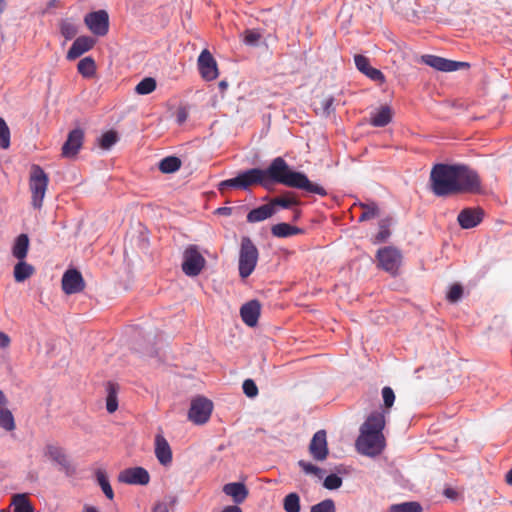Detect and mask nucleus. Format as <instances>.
Listing matches in <instances>:
<instances>
[{"label": "nucleus", "instance_id": "1", "mask_svg": "<svg viewBox=\"0 0 512 512\" xmlns=\"http://www.w3.org/2000/svg\"><path fill=\"white\" fill-rule=\"evenodd\" d=\"M429 182L432 193L437 197L482 192V182L477 171L460 163L433 165Z\"/></svg>", "mask_w": 512, "mask_h": 512}, {"label": "nucleus", "instance_id": "2", "mask_svg": "<svg viewBox=\"0 0 512 512\" xmlns=\"http://www.w3.org/2000/svg\"><path fill=\"white\" fill-rule=\"evenodd\" d=\"M262 171L264 172L266 190H270L274 184H281L322 197L328 194L322 186L311 182L305 173L293 170L282 157L274 158Z\"/></svg>", "mask_w": 512, "mask_h": 512}, {"label": "nucleus", "instance_id": "3", "mask_svg": "<svg viewBox=\"0 0 512 512\" xmlns=\"http://www.w3.org/2000/svg\"><path fill=\"white\" fill-rule=\"evenodd\" d=\"M258 256V249L252 240L248 236L242 237L238 264L241 278L245 279L253 273L258 262Z\"/></svg>", "mask_w": 512, "mask_h": 512}, {"label": "nucleus", "instance_id": "4", "mask_svg": "<svg viewBox=\"0 0 512 512\" xmlns=\"http://www.w3.org/2000/svg\"><path fill=\"white\" fill-rule=\"evenodd\" d=\"M49 178L45 171L39 165H33L30 172V190L32 193V206L36 209L41 208L43 198L47 190Z\"/></svg>", "mask_w": 512, "mask_h": 512}, {"label": "nucleus", "instance_id": "5", "mask_svg": "<svg viewBox=\"0 0 512 512\" xmlns=\"http://www.w3.org/2000/svg\"><path fill=\"white\" fill-rule=\"evenodd\" d=\"M44 456L55 464L59 471L63 472L67 477H72L76 473V467L72 463L65 449L58 444H46L44 448Z\"/></svg>", "mask_w": 512, "mask_h": 512}, {"label": "nucleus", "instance_id": "6", "mask_svg": "<svg viewBox=\"0 0 512 512\" xmlns=\"http://www.w3.org/2000/svg\"><path fill=\"white\" fill-rule=\"evenodd\" d=\"M384 447L385 438L383 435L360 430V435L356 440V448L360 454L374 457L381 454Z\"/></svg>", "mask_w": 512, "mask_h": 512}, {"label": "nucleus", "instance_id": "7", "mask_svg": "<svg viewBox=\"0 0 512 512\" xmlns=\"http://www.w3.org/2000/svg\"><path fill=\"white\" fill-rule=\"evenodd\" d=\"M206 260L197 245H189L183 252L182 271L189 277L198 276L205 267Z\"/></svg>", "mask_w": 512, "mask_h": 512}, {"label": "nucleus", "instance_id": "8", "mask_svg": "<svg viewBox=\"0 0 512 512\" xmlns=\"http://www.w3.org/2000/svg\"><path fill=\"white\" fill-rule=\"evenodd\" d=\"M376 259L381 269L396 275L401 265L402 255L395 247L386 246L377 251Z\"/></svg>", "mask_w": 512, "mask_h": 512}, {"label": "nucleus", "instance_id": "9", "mask_svg": "<svg viewBox=\"0 0 512 512\" xmlns=\"http://www.w3.org/2000/svg\"><path fill=\"white\" fill-rule=\"evenodd\" d=\"M213 410V403L205 397H197L191 401L188 418L193 423L201 425L206 423Z\"/></svg>", "mask_w": 512, "mask_h": 512}, {"label": "nucleus", "instance_id": "10", "mask_svg": "<svg viewBox=\"0 0 512 512\" xmlns=\"http://www.w3.org/2000/svg\"><path fill=\"white\" fill-rule=\"evenodd\" d=\"M85 24L96 36H105L109 30V15L105 10L88 13L84 19Z\"/></svg>", "mask_w": 512, "mask_h": 512}, {"label": "nucleus", "instance_id": "11", "mask_svg": "<svg viewBox=\"0 0 512 512\" xmlns=\"http://www.w3.org/2000/svg\"><path fill=\"white\" fill-rule=\"evenodd\" d=\"M197 65L199 73L204 80L212 81L218 77L217 62L207 49L200 53Z\"/></svg>", "mask_w": 512, "mask_h": 512}, {"label": "nucleus", "instance_id": "12", "mask_svg": "<svg viewBox=\"0 0 512 512\" xmlns=\"http://www.w3.org/2000/svg\"><path fill=\"white\" fill-rule=\"evenodd\" d=\"M62 290L67 295L77 294L85 288L82 274L77 269H68L62 276Z\"/></svg>", "mask_w": 512, "mask_h": 512}, {"label": "nucleus", "instance_id": "13", "mask_svg": "<svg viewBox=\"0 0 512 512\" xmlns=\"http://www.w3.org/2000/svg\"><path fill=\"white\" fill-rule=\"evenodd\" d=\"M421 60L424 64L442 72H452L457 71L461 67H468V63L466 62H458L449 60L446 58H442L436 55H423Z\"/></svg>", "mask_w": 512, "mask_h": 512}, {"label": "nucleus", "instance_id": "14", "mask_svg": "<svg viewBox=\"0 0 512 512\" xmlns=\"http://www.w3.org/2000/svg\"><path fill=\"white\" fill-rule=\"evenodd\" d=\"M84 141V131L81 128H75L68 133L67 139L62 146V156L64 158H74L79 153Z\"/></svg>", "mask_w": 512, "mask_h": 512}, {"label": "nucleus", "instance_id": "15", "mask_svg": "<svg viewBox=\"0 0 512 512\" xmlns=\"http://www.w3.org/2000/svg\"><path fill=\"white\" fill-rule=\"evenodd\" d=\"M118 481L129 485H147L150 481L148 471L143 467H132L122 470Z\"/></svg>", "mask_w": 512, "mask_h": 512}, {"label": "nucleus", "instance_id": "16", "mask_svg": "<svg viewBox=\"0 0 512 512\" xmlns=\"http://www.w3.org/2000/svg\"><path fill=\"white\" fill-rule=\"evenodd\" d=\"M309 453L316 461H324L328 456V445L325 430L317 431L309 444Z\"/></svg>", "mask_w": 512, "mask_h": 512}, {"label": "nucleus", "instance_id": "17", "mask_svg": "<svg viewBox=\"0 0 512 512\" xmlns=\"http://www.w3.org/2000/svg\"><path fill=\"white\" fill-rule=\"evenodd\" d=\"M484 217V211L480 207H468L460 211L457 221L461 228L471 229L479 225Z\"/></svg>", "mask_w": 512, "mask_h": 512}, {"label": "nucleus", "instance_id": "18", "mask_svg": "<svg viewBox=\"0 0 512 512\" xmlns=\"http://www.w3.org/2000/svg\"><path fill=\"white\" fill-rule=\"evenodd\" d=\"M387 411L381 410V411H373L369 414V416L366 418L364 423L361 425L360 430L373 432L376 434H379L380 436L383 435V429L385 427V414Z\"/></svg>", "mask_w": 512, "mask_h": 512}, {"label": "nucleus", "instance_id": "19", "mask_svg": "<svg viewBox=\"0 0 512 512\" xmlns=\"http://www.w3.org/2000/svg\"><path fill=\"white\" fill-rule=\"evenodd\" d=\"M261 305L258 300H250L240 308L242 321L249 327H254L258 323Z\"/></svg>", "mask_w": 512, "mask_h": 512}, {"label": "nucleus", "instance_id": "20", "mask_svg": "<svg viewBox=\"0 0 512 512\" xmlns=\"http://www.w3.org/2000/svg\"><path fill=\"white\" fill-rule=\"evenodd\" d=\"M95 44V40L90 36L77 37L72 43L71 47L67 52L68 60H75L85 52L92 49Z\"/></svg>", "mask_w": 512, "mask_h": 512}, {"label": "nucleus", "instance_id": "21", "mask_svg": "<svg viewBox=\"0 0 512 512\" xmlns=\"http://www.w3.org/2000/svg\"><path fill=\"white\" fill-rule=\"evenodd\" d=\"M243 190H248L253 185H260L266 189V182L264 180V172L261 168H250L239 172Z\"/></svg>", "mask_w": 512, "mask_h": 512}, {"label": "nucleus", "instance_id": "22", "mask_svg": "<svg viewBox=\"0 0 512 512\" xmlns=\"http://www.w3.org/2000/svg\"><path fill=\"white\" fill-rule=\"evenodd\" d=\"M155 455L159 463L168 466L172 462V451L169 443L162 435L155 437Z\"/></svg>", "mask_w": 512, "mask_h": 512}, {"label": "nucleus", "instance_id": "23", "mask_svg": "<svg viewBox=\"0 0 512 512\" xmlns=\"http://www.w3.org/2000/svg\"><path fill=\"white\" fill-rule=\"evenodd\" d=\"M269 202L272 205L273 210H275V214L280 208L293 209L295 206L300 205L299 199L291 191H286L280 196L270 199Z\"/></svg>", "mask_w": 512, "mask_h": 512}, {"label": "nucleus", "instance_id": "24", "mask_svg": "<svg viewBox=\"0 0 512 512\" xmlns=\"http://www.w3.org/2000/svg\"><path fill=\"white\" fill-rule=\"evenodd\" d=\"M223 492L231 496L236 504L243 503L248 497L249 491L242 482H231L223 486Z\"/></svg>", "mask_w": 512, "mask_h": 512}, {"label": "nucleus", "instance_id": "25", "mask_svg": "<svg viewBox=\"0 0 512 512\" xmlns=\"http://www.w3.org/2000/svg\"><path fill=\"white\" fill-rule=\"evenodd\" d=\"M274 214L275 210H273L272 205L268 202L250 210L246 216V220L249 223H257L272 217Z\"/></svg>", "mask_w": 512, "mask_h": 512}, {"label": "nucleus", "instance_id": "26", "mask_svg": "<svg viewBox=\"0 0 512 512\" xmlns=\"http://www.w3.org/2000/svg\"><path fill=\"white\" fill-rule=\"evenodd\" d=\"M302 233L303 229L285 222L277 223L271 227V234L277 238H289Z\"/></svg>", "mask_w": 512, "mask_h": 512}, {"label": "nucleus", "instance_id": "27", "mask_svg": "<svg viewBox=\"0 0 512 512\" xmlns=\"http://www.w3.org/2000/svg\"><path fill=\"white\" fill-rule=\"evenodd\" d=\"M392 120L391 108L387 105L381 106L380 109L371 115L370 123L374 127H385Z\"/></svg>", "mask_w": 512, "mask_h": 512}, {"label": "nucleus", "instance_id": "28", "mask_svg": "<svg viewBox=\"0 0 512 512\" xmlns=\"http://www.w3.org/2000/svg\"><path fill=\"white\" fill-rule=\"evenodd\" d=\"M29 249V237L27 234H20L16 237L13 247L12 255L18 260H24L27 256Z\"/></svg>", "mask_w": 512, "mask_h": 512}, {"label": "nucleus", "instance_id": "29", "mask_svg": "<svg viewBox=\"0 0 512 512\" xmlns=\"http://www.w3.org/2000/svg\"><path fill=\"white\" fill-rule=\"evenodd\" d=\"M119 385L109 381L106 385V409L109 413H114L118 409Z\"/></svg>", "mask_w": 512, "mask_h": 512}, {"label": "nucleus", "instance_id": "30", "mask_svg": "<svg viewBox=\"0 0 512 512\" xmlns=\"http://www.w3.org/2000/svg\"><path fill=\"white\" fill-rule=\"evenodd\" d=\"M11 505L13 506V512H34L28 495L25 493L13 495Z\"/></svg>", "mask_w": 512, "mask_h": 512}, {"label": "nucleus", "instance_id": "31", "mask_svg": "<svg viewBox=\"0 0 512 512\" xmlns=\"http://www.w3.org/2000/svg\"><path fill=\"white\" fill-rule=\"evenodd\" d=\"M34 267L25 262L24 260H19V262L14 266V278L16 282H23L29 277H31L34 273Z\"/></svg>", "mask_w": 512, "mask_h": 512}, {"label": "nucleus", "instance_id": "32", "mask_svg": "<svg viewBox=\"0 0 512 512\" xmlns=\"http://www.w3.org/2000/svg\"><path fill=\"white\" fill-rule=\"evenodd\" d=\"M392 218L386 217L379 221V232L372 238L374 244H381L388 240L391 235L390 226Z\"/></svg>", "mask_w": 512, "mask_h": 512}, {"label": "nucleus", "instance_id": "33", "mask_svg": "<svg viewBox=\"0 0 512 512\" xmlns=\"http://www.w3.org/2000/svg\"><path fill=\"white\" fill-rule=\"evenodd\" d=\"M95 477H96V481H97L98 485L100 486L104 495L109 500H113L114 499V491L111 487V484L109 482L106 472L102 469H97L95 471Z\"/></svg>", "mask_w": 512, "mask_h": 512}, {"label": "nucleus", "instance_id": "34", "mask_svg": "<svg viewBox=\"0 0 512 512\" xmlns=\"http://www.w3.org/2000/svg\"><path fill=\"white\" fill-rule=\"evenodd\" d=\"M181 160L176 156H167L159 162V170L162 173L170 174L178 171L181 167Z\"/></svg>", "mask_w": 512, "mask_h": 512}, {"label": "nucleus", "instance_id": "35", "mask_svg": "<svg viewBox=\"0 0 512 512\" xmlns=\"http://www.w3.org/2000/svg\"><path fill=\"white\" fill-rule=\"evenodd\" d=\"M77 69L84 78H92L96 73V63L92 57L88 56L79 61Z\"/></svg>", "mask_w": 512, "mask_h": 512}, {"label": "nucleus", "instance_id": "36", "mask_svg": "<svg viewBox=\"0 0 512 512\" xmlns=\"http://www.w3.org/2000/svg\"><path fill=\"white\" fill-rule=\"evenodd\" d=\"M359 206L363 210L359 216V222L371 220L379 215V207L374 201L368 203L360 202Z\"/></svg>", "mask_w": 512, "mask_h": 512}, {"label": "nucleus", "instance_id": "37", "mask_svg": "<svg viewBox=\"0 0 512 512\" xmlns=\"http://www.w3.org/2000/svg\"><path fill=\"white\" fill-rule=\"evenodd\" d=\"M422 510V506L416 501L393 504L389 508V512H422Z\"/></svg>", "mask_w": 512, "mask_h": 512}, {"label": "nucleus", "instance_id": "38", "mask_svg": "<svg viewBox=\"0 0 512 512\" xmlns=\"http://www.w3.org/2000/svg\"><path fill=\"white\" fill-rule=\"evenodd\" d=\"M283 508L285 512H300V497L292 492L284 497Z\"/></svg>", "mask_w": 512, "mask_h": 512}, {"label": "nucleus", "instance_id": "39", "mask_svg": "<svg viewBox=\"0 0 512 512\" xmlns=\"http://www.w3.org/2000/svg\"><path fill=\"white\" fill-rule=\"evenodd\" d=\"M156 80L152 77L142 79L135 87V92L139 95H148L156 89Z\"/></svg>", "mask_w": 512, "mask_h": 512}, {"label": "nucleus", "instance_id": "40", "mask_svg": "<svg viewBox=\"0 0 512 512\" xmlns=\"http://www.w3.org/2000/svg\"><path fill=\"white\" fill-rule=\"evenodd\" d=\"M0 427L6 431H13L16 427L14 416L7 408H0Z\"/></svg>", "mask_w": 512, "mask_h": 512}, {"label": "nucleus", "instance_id": "41", "mask_svg": "<svg viewBox=\"0 0 512 512\" xmlns=\"http://www.w3.org/2000/svg\"><path fill=\"white\" fill-rule=\"evenodd\" d=\"M230 188L243 190L242 179L239 173L234 178L223 180L217 185V189L221 194H224Z\"/></svg>", "mask_w": 512, "mask_h": 512}, {"label": "nucleus", "instance_id": "42", "mask_svg": "<svg viewBox=\"0 0 512 512\" xmlns=\"http://www.w3.org/2000/svg\"><path fill=\"white\" fill-rule=\"evenodd\" d=\"M119 140L118 134L114 130L105 132L99 139V145L104 150H109Z\"/></svg>", "mask_w": 512, "mask_h": 512}, {"label": "nucleus", "instance_id": "43", "mask_svg": "<svg viewBox=\"0 0 512 512\" xmlns=\"http://www.w3.org/2000/svg\"><path fill=\"white\" fill-rule=\"evenodd\" d=\"M10 136V129L4 118L0 116V147L2 149H8L10 147Z\"/></svg>", "mask_w": 512, "mask_h": 512}, {"label": "nucleus", "instance_id": "44", "mask_svg": "<svg viewBox=\"0 0 512 512\" xmlns=\"http://www.w3.org/2000/svg\"><path fill=\"white\" fill-rule=\"evenodd\" d=\"M310 512H336L335 503L332 499H325L313 505Z\"/></svg>", "mask_w": 512, "mask_h": 512}, {"label": "nucleus", "instance_id": "45", "mask_svg": "<svg viewBox=\"0 0 512 512\" xmlns=\"http://www.w3.org/2000/svg\"><path fill=\"white\" fill-rule=\"evenodd\" d=\"M342 478L337 474H330L324 479L323 486L328 490H335L342 486Z\"/></svg>", "mask_w": 512, "mask_h": 512}, {"label": "nucleus", "instance_id": "46", "mask_svg": "<svg viewBox=\"0 0 512 512\" xmlns=\"http://www.w3.org/2000/svg\"><path fill=\"white\" fill-rule=\"evenodd\" d=\"M262 35L257 30H246L244 33V43L249 46H257Z\"/></svg>", "mask_w": 512, "mask_h": 512}, {"label": "nucleus", "instance_id": "47", "mask_svg": "<svg viewBox=\"0 0 512 512\" xmlns=\"http://www.w3.org/2000/svg\"><path fill=\"white\" fill-rule=\"evenodd\" d=\"M78 29L75 24L64 21L61 24V34L65 39L70 40L76 36Z\"/></svg>", "mask_w": 512, "mask_h": 512}, {"label": "nucleus", "instance_id": "48", "mask_svg": "<svg viewBox=\"0 0 512 512\" xmlns=\"http://www.w3.org/2000/svg\"><path fill=\"white\" fill-rule=\"evenodd\" d=\"M382 398L385 409L391 408L395 401V394L393 389L389 386H385L382 389Z\"/></svg>", "mask_w": 512, "mask_h": 512}, {"label": "nucleus", "instance_id": "49", "mask_svg": "<svg viewBox=\"0 0 512 512\" xmlns=\"http://www.w3.org/2000/svg\"><path fill=\"white\" fill-rule=\"evenodd\" d=\"M244 394L249 398H254L258 395V387L252 379H246L242 385Z\"/></svg>", "mask_w": 512, "mask_h": 512}, {"label": "nucleus", "instance_id": "50", "mask_svg": "<svg viewBox=\"0 0 512 512\" xmlns=\"http://www.w3.org/2000/svg\"><path fill=\"white\" fill-rule=\"evenodd\" d=\"M463 295V287L460 284H454L450 287L447 294V299L454 303L461 299Z\"/></svg>", "mask_w": 512, "mask_h": 512}, {"label": "nucleus", "instance_id": "51", "mask_svg": "<svg viewBox=\"0 0 512 512\" xmlns=\"http://www.w3.org/2000/svg\"><path fill=\"white\" fill-rule=\"evenodd\" d=\"M354 62L356 68L362 72L363 74L369 69V59L361 54H357L354 56Z\"/></svg>", "mask_w": 512, "mask_h": 512}, {"label": "nucleus", "instance_id": "52", "mask_svg": "<svg viewBox=\"0 0 512 512\" xmlns=\"http://www.w3.org/2000/svg\"><path fill=\"white\" fill-rule=\"evenodd\" d=\"M364 74L373 81H378L381 83L385 81L384 74L380 70L373 68L371 66Z\"/></svg>", "mask_w": 512, "mask_h": 512}, {"label": "nucleus", "instance_id": "53", "mask_svg": "<svg viewBox=\"0 0 512 512\" xmlns=\"http://www.w3.org/2000/svg\"><path fill=\"white\" fill-rule=\"evenodd\" d=\"M334 97L329 96L321 101L322 114L328 116L333 111Z\"/></svg>", "mask_w": 512, "mask_h": 512}, {"label": "nucleus", "instance_id": "54", "mask_svg": "<svg viewBox=\"0 0 512 512\" xmlns=\"http://www.w3.org/2000/svg\"><path fill=\"white\" fill-rule=\"evenodd\" d=\"M298 466L302 469V471L305 473V474H311L312 472H315L317 471V466L310 463V462H307L305 460H299L298 461Z\"/></svg>", "mask_w": 512, "mask_h": 512}, {"label": "nucleus", "instance_id": "55", "mask_svg": "<svg viewBox=\"0 0 512 512\" xmlns=\"http://www.w3.org/2000/svg\"><path fill=\"white\" fill-rule=\"evenodd\" d=\"M187 112L185 109H179L176 114V121L179 125L183 124L187 120Z\"/></svg>", "mask_w": 512, "mask_h": 512}, {"label": "nucleus", "instance_id": "56", "mask_svg": "<svg viewBox=\"0 0 512 512\" xmlns=\"http://www.w3.org/2000/svg\"><path fill=\"white\" fill-rule=\"evenodd\" d=\"M443 494L451 500H455L458 496V492L451 487L445 488Z\"/></svg>", "mask_w": 512, "mask_h": 512}, {"label": "nucleus", "instance_id": "57", "mask_svg": "<svg viewBox=\"0 0 512 512\" xmlns=\"http://www.w3.org/2000/svg\"><path fill=\"white\" fill-rule=\"evenodd\" d=\"M10 344V338L4 332H0V348H6Z\"/></svg>", "mask_w": 512, "mask_h": 512}, {"label": "nucleus", "instance_id": "58", "mask_svg": "<svg viewBox=\"0 0 512 512\" xmlns=\"http://www.w3.org/2000/svg\"><path fill=\"white\" fill-rule=\"evenodd\" d=\"M216 212L220 215L229 216L232 213V208L231 207H220L217 209Z\"/></svg>", "mask_w": 512, "mask_h": 512}, {"label": "nucleus", "instance_id": "59", "mask_svg": "<svg viewBox=\"0 0 512 512\" xmlns=\"http://www.w3.org/2000/svg\"><path fill=\"white\" fill-rule=\"evenodd\" d=\"M221 512H242V509L238 505L226 506Z\"/></svg>", "mask_w": 512, "mask_h": 512}, {"label": "nucleus", "instance_id": "60", "mask_svg": "<svg viewBox=\"0 0 512 512\" xmlns=\"http://www.w3.org/2000/svg\"><path fill=\"white\" fill-rule=\"evenodd\" d=\"M324 473H325V471L322 468L317 466V471L312 472L311 475H314L318 479H322L324 476Z\"/></svg>", "mask_w": 512, "mask_h": 512}, {"label": "nucleus", "instance_id": "61", "mask_svg": "<svg viewBox=\"0 0 512 512\" xmlns=\"http://www.w3.org/2000/svg\"><path fill=\"white\" fill-rule=\"evenodd\" d=\"M505 480L508 484L512 485V468L506 473Z\"/></svg>", "mask_w": 512, "mask_h": 512}, {"label": "nucleus", "instance_id": "62", "mask_svg": "<svg viewBox=\"0 0 512 512\" xmlns=\"http://www.w3.org/2000/svg\"><path fill=\"white\" fill-rule=\"evenodd\" d=\"M7 403V398L2 390H0V405H5Z\"/></svg>", "mask_w": 512, "mask_h": 512}, {"label": "nucleus", "instance_id": "63", "mask_svg": "<svg viewBox=\"0 0 512 512\" xmlns=\"http://www.w3.org/2000/svg\"><path fill=\"white\" fill-rule=\"evenodd\" d=\"M227 87H228V83H227L225 80H222V81H220V82H219V88H220L222 91L226 90V89H227Z\"/></svg>", "mask_w": 512, "mask_h": 512}, {"label": "nucleus", "instance_id": "64", "mask_svg": "<svg viewBox=\"0 0 512 512\" xmlns=\"http://www.w3.org/2000/svg\"><path fill=\"white\" fill-rule=\"evenodd\" d=\"M301 217V210H294L293 221H297Z\"/></svg>", "mask_w": 512, "mask_h": 512}]
</instances>
